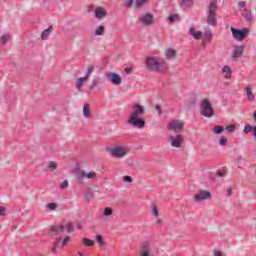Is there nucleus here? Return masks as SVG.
<instances>
[{
  "label": "nucleus",
  "instance_id": "f257e3e1",
  "mask_svg": "<svg viewBox=\"0 0 256 256\" xmlns=\"http://www.w3.org/2000/svg\"><path fill=\"white\" fill-rule=\"evenodd\" d=\"M143 115H145V107L140 104H135L132 107V111L128 119V125L137 127V129H145V120H143Z\"/></svg>",
  "mask_w": 256,
  "mask_h": 256
},
{
  "label": "nucleus",
  "instance_id": "f03ea898",
  "mask_svg": "<svg viewBox=\"0 0 256 256\" xmlns=\"http://www.w3.org/2000/svg\"><path fill=\"white\" fill-rule=\"evenodd\" d=\"M145 66L148 71H152L153 73H162V71H165L163 60L158 56L146 57Z\"/></svg>",
  "mask_w": 256,
  "mask_h": 256
},
{
  "label": "nucleus",
  "instance_id": "7ed1b4c3",
  "mask_svg": "<svg viewBox=\"0 0 256 256\" xmlns=\"http://www.w3.org/2000/svg\"><path fill=\"white\" fill-rule=\"evenodd\" d=\"M217 0H212L206 10V23L211 27H217Z\"/></svg>",
  "mask_w": 256,
  "mask_h": 256
},
{
  "label": "nucleus",
  "instance_id": "20e7f679",
  "mask_svg": "<svg viewBox=\"0 0 256 256\" xmlns=\"http://www.w3.org/2000/svg\"><path fill=\"white\" fill-rule=\"evenodd\" d=\"M200 115H202V117H206L207 119H211V117H214L215 115L213 104H211L207 98L203 99L200 103Z\"/></svg>",
  "mask_w": 256,
  "mask_h": 256
},
{
  "label": "nucleus",
  "instance_id": "39448f33",
  "mask_svg": "<svg viewBox=\"0 0 256 256\" xmlns=\"http://www.w3.org/2000/svg\"><path fill=\"white\" fill-rule=\"evenodd\" d=\"M109 153L111 157H114L115 159H123L124 157H127L129 153V149L125 146L118 145L109 150Z\"/></svg>",
  "mask_w": 256,
  "mask_h": 256
},
{
  "label": "nucleus",
  "instance_id": "423d86ee",
  "mask_svg": "<svg viewBox=\"0 0 256 256\" xmlns=\"http://www.w3.org/2000/svg\"><path fill=\"white\" fill-rule=\"evenodd\" d=\"M153 243L151 240H143L140 243V256H153Z\"/></svg>",
  "mask_w": 256,
  "mask_h": 256
},
{
  "label": "nucleus",
  "instance_id": "0eeeda50",
  "mask_svg": "<svg viewBox=\"0 0 256 256\" xmlns=\"http://www.w3.org/2000/svg\"><path fill=\"white\" fill-rule=\"evenodd\" d=\"M73 230V223L71 222L51 227L52 233H55L56 235H59L60 233H72Z\"/></svg>",
  "mask_w": 256,
  "mask_h": 256
},
{
  "label": "nucleus",
  "instance_id": "6e6552de",
  "mask_svg": "<svg viewBox=\"0 0 256 256\" xmlns=\"http://www.w3.org/2000/svg\"><path fill=\"white\" fill-rule=\"evenodd\" d=\"M185 126V122L183 120H170L167 129L168 131H174V133H181L183 131V127Z\"/></svg>",
  "mask_w": 256,
  "mask_h": 256
},
{
  "label": "nucleus",
  "instance_id": "1a4fd4ad",
  "mask_svg": "<svg viewBox=\"0 0 256 256\" xmlns=\"http://www.w3.org/2000/svg\"><path fill=\"white\" fill-rule=\"evenodd\" d=\"M230 31L232 33V36L234 39H236V41H243L247 35H249V29L244 28V29H236L231 27Z\"/></svg>",
  "mask_w": 256,
  "mask_h": 256
},
{
  "label": "nucleus",
  "instance_id": "9d476101",
  "mask_svg": "<svg viewBox=\"0 0 256 256\" xmlns=\"http://www.w3.org/2000/svg\"><path fill=\"white\" fill-rule=\"evenodd\" d=\"M184 137L182 134L171 135L169 137V143L175 149H181L183 145Z\"/></svg>",
  "mask_w": 256,
  "mask_h": 256
},
{
  "label": "nucleus",
  "instance_id": "9b49d317",
  "mask_svg": "<svg viewBox=\"0 0 256 256\" xmlns=\"http://www.w3.org/2000/svg\"><path fill=\"white\" fill-rule=\"evenodd\" d=\"M106 79H108V81L116 87H119V85H121V83H123V79L121 78V75H119L115 72L106 73Z\"/></svg>",
  "mask_w": 256,
  "mask_h": 256
},
{
  "label": "nucleus",
  "instance_id": "f8f14e48",
  "mask_svg": "<svg viewBox=\"0 0 256 256\" xmlns=\"http://www.w3.org/2000/svg\"><path fill=\"white\" fill-rule=\"evenodd\" d=\"M139 21L142 23V25H145V27H149L150 25H153L155 16L149 12H146L139 18Z\"/></svg>",
  "mask_w": 256,
  "mask_h": 256
},
{
  "label": "nucleus",
  "instance_id": "ddd939ff",
  "mask_svg": "<svg viewBox=\"0 0 256 256\" xmlns=\"http://www.w3.org/2000/svg\"><path fill=\"white\" fill-rule=\"evenodd\" d=\"M245 51V45H238L235 47L233 52L231 53L232 61H239L241 59L243 52Z\"/></svg>",
  "mask_w": 256,
  "mask_h": 256
},
{
  "label": "nucleus",
  "instance_id": "4468645a",
  "mask_svg": "<svg viewBox=\"0 0 256 256\" xmlns=\"http://www.w3.org/2000/svg\"><path fill=\"white\" fill-rule=\"evenodd\" d=\"M71 242V237L66 236L62 241L61 240H55L53 242L52 252L57 253V249H61V247H65L67 243Z\"/></svg>",
  "mask_w": 256,
  "mask_h": 256
},
{
  "label": "nucleus",
  "instance_id": "2eb2a0df",
  "mask_svg": "<svg viewBox=\"0 0 256 256\" xmlns=\"http://www.w3.org/2000/svg\"><path fill=\"white\" fill-rule=\"evenodd\" d=\"M211 197V192L201 191L194 196V201H196V203H201V201H207L208 199H211Z\"/></svg>",
  "mask_w": 256,
  "mask_h": 256
},
{
  "label": "nucleus",
  "instance_id": "dca6fc26",
  "mask_svg": "<svg viewBox=\"0 0 256 256\" xmlns=\"http://www.w3.org/2000/svg\"><path fill=\"white\" fill-rule=\"evenodd\" d=\"M241 15L248 23H253V21H255V16H253V12H251L250 9L244 8L241 10Z\"/></svg>",
  "mask_w": 256,
  "mask_h": 256
},
{
  "label": "nucleus",
  "instance_id": "f3484780",
  "mask_svg": "<svg viewBox=\"0 0 256 256\" xmlns=\"http://www.w3.org/2000/svg\"><path fill=\"white\" fill-rule=\"evenodd\" d=\"M212 40L213 33L209 29L205 30L202 37V45L205 47V45H207V43H210V41Z\"/></svg>",
  "mask_w": 256,
  "mask_h": 256
},
{
  "label": "nucleus",
  "instance_id": "a211bd4d",
  "mask_svg": "<svg viewBox=\"0 0 256 256\" xmlns=\"http://www.w3.org/2000/svg\"><path fill=\"white\" fill-rule=\"evenodd\" d=\"M107 17V10L103 7H97L95 9V18L96 19H105Z\"/></svg>",
  "mask_w": 256,
  "mask_h": 256
},
{
  "label": "nucleus",
  "instance_id": "6ab92c4d",
  "mask_svg": "<svg viewBox=\"0 0 256 256\" xmlns=\"http://www.w3.org/2000/svg\"><path fill=\"white\" fill-rule=\"evenodd\" d=\"M243 133H245V135H249V133H252V137H255L256 139V126L247 124L243 129Z\"/></svg>",
  "mask_w": 256,
  "mask_h": 256
},
{
  "label": "nucleus",
  "instance_id": "aec40b11",
  "mask_svg": "<svg viewBox=\"0 0 256 256\" xmlns=\"http://www.w3.org/2000/svg\"><path fill=\"white\" fill-rule=\"evenodd\" d=\"M189 34L191 35V37H193V39H196V41H199V39L203 37V32L197 31L193 27L189 28Z\"/></svg>",
  "mask_w": 256,
  "mask_h": 256
},
{
  "label": "nucleus",
  "instance_id": "412c9836",
  "mask_svg": "<svg viewBox=\"0 0 256 256\" xmlns=\"http://www.w3.org/2000/svg\"><path fill=\"white\" fill-rule=\"evenodd\" d=\"M176 55H177V51H175V49L168 48V49L165 51V57H166V59H175Z\"/></svg>",
  "mask_w": 256,
  "mask_h": 256
},
{
  "label": "nucleus",
  "instance_id": "4be33fe9",
  "mask_svg": "<svg viewBox=\"0 0 256 256\" xmlns=\"http://www.w3.org/2000/svg\"><path fill=\"white\" fill-rule=\"evenodd\" d=\"M222 73L225 75L226 79H231V75H233V70H231V67L226 65L222 67Z\"/></svg>",
  "mask_w": 256,
  "mask_h": 256
},
{
  "label": "nucleus",
  "instance_id": "5701e85b",
  "mask_svg": "<svg viewBox=\"0 0 256 256\" xmlns=\"http://www.w3.org/2000/svg\"><path fill=\"white\" fill-rule=\"evenodd\" d=\"M53 30V27H49L48 29H45L41 34V39L43 41H46V39H49V35H51V31Z\"/></svg>",
  "mask_w": 256,
  "mask_h": 256
},
{
  "label": "nucleus",
  "instance_id": "b1692460",
  "mask_svg": "<svg viewBox=\"0 0 256 256\" xmlns=\"http://www.w3.org/2000/svg\"><path fill=\"white\" fill-rule=\"evenodd\" d=\"M214 135H221L225 131V128L221 125H215L212 129Z\"/></svg>",
  "mask_w": 256,
  "mask_h": 256
},
{
  "label": "nucleus",
  "instance_id": "393cba45",
  "mask_svg": "<svg viewBox=\"0 0 256 256\" xmlns=\"http://www.w3.org/2000/svg\"><path fill=\"white\" fill-rule=\"evenodd\" d=\"M85 178H87V172H85V170H78L76 179H78V181H83Z\"/></svg>",
  "mask_w": 256,
  "mask_h": 256
},
{
  "label": "nucleus",
  "instance_id": "a878e982",
  "mask_svg": "<svg viewBox=\"0 0 256 256\" xmlns=\"http://www.w3.org/2000/svg\"><path fill=\"white\" fill-rule=\"evenodd\" d=\"M245 91H246L248 101H255V94H253V92L251 91V88L246 87Z\"/></svg>",
  "mask_w": 256,
  "mask_h": 256
},
{
  "label": "nucleus",
  "instance_id": "bb28decb",
  "mask_svg": "<svg viewBox=\"0 0 256 256\" xmlns=\"http://www.w3.org/2000/svg\"><path fill=\"white\" fill-rule=\"evenodd\" d=\"M181 6H182L184 9H189V7H192V6H193V0H182V1H181Z\"/></svg>",
  "mask_w": 256,
  "mask_h": 256
},
{
  "label": "nucleus",
  "instance_id": "cd10ccee",
  "mask_svg": "<svg viewBox=\"0 0 256 256\" xmlns=\"http://www.w3.org/2000/svg\"><path fill=\"white\" fill-rule=\"evenodd\" d=\"M83 117H85L86 119H88L89 117H91V110H89V104H86L83 107Z\"/></svg>",
  "mask_w": 256,
  "mask_h": 256
},
{
  "label": "nucleus",
  "instance_id": "c85d7f7f",
  "mask_svg": "<svg viewBox=\"0 0 256 256\" xmlns=\"http://www.w3.org/2000/svg\"><path fill=\"white\" fill-rule=\"evenodd\" d=\"M111 215H113V209L111 207L104 208L102 216L103 217H111Z\"/></svg>",
  "mask_w": 256,
  "mask_h": 256
},
{
  "label": "nucleus",
  "instance_id": "c756f323",
  "mask_svg": "<svg viewBox=\"0 0 256 256\" xmlns=\"http://www.w3.org/2000/svg\"><path fill=\"white\" fill-rule=\"evenodd\" d=\"M99 83H100L99 78L94 77L92 80V84L89 86V90L93 91V89H95V87H97L99 85Z\"/></svg>",
  "mask_w": 256,
  "mask_h": 256
},
{
  "label": "nucleus",
  "instance_id": "7c9ffc66",
  "mask_svg": "<svg viewBox=\"0 0 256 256\" xmlns=\"http://www.w3.org/2000/svg\"><path fill=\"white\" fill-rule=\"evenodd\" d=\"M85 81H87L84 76L81 78H78V82L76 84V89L77 91H81V87H83V83H85Z\"/></svg>",
  "mask_w": 256,
  "mask_h": 256
},
{
  "label": "nucleus",
  "instance_id": "2f4dec72",
  "mask_svg": "<svg viewBox=\"0 0 256 256\" xmlns=\"http://www.w3.org/2000/svg\"><path fill=\"white\" fill-rule=\"evenodd\" d=\"M105 33V26H98L94 32V35H103Z\"/></svg>",
  "mask_w": 256,
  "mask_h": 256
},
{
  "label": "nucleus",
  "instance_id": "473e14b6",
  "mask_svg": "<svg viewBox=\"0 0 256 256\" xmlns=\"http://www.w3.org/2000/svg\"><path fill=\"white\" fill-rule=\"evenodd\" d=\"M93 71H95V66H89L86 74L84 75V78L87 80L89 79V77L91 76V73H93Z\"/></svg>",
  "mask_w": 256,
  "mask_h": 256
},
{
  "label": "nucleus",
  "instance_id": "72a5a7b5",
  "mask_svg": "<svg viewBox=\"0 0 256 256\" xmlns=\"http://www.w3.org/2000/svg\"><path fill=\"white\" fill-rule=\"evenodd\" d=\"M82 241L86 247H93V245H95V242L89 238H83Z\"/></svg>",
  "mask_w": 256,
  "mask_h": 256
},
{
  "label": "nucleus",
  "instance_id": "f704fd0d",
  "mask_svg": "<svg viewBox=\"0 0 256 256\" xmlns=\"http://www.w3.org/2000/svg\"><path fill=\"white\" fill-rule=\"evenodd\" d=\"M168 21L170 23H175V21H179V14H174V15L168 16Z\"/></svg>",
  "mask_w": 256,
  "mask_h": 256
},
{
  "label": "nucleus",
  "instance_id": "c9c22d12",
  "mask_svg": "<svg viewBox=\"0 0 256 256\" xmlns=\"http://www.w3.org/2000/svg\"><path fill=\"white\" fill-rule=\"evenodd\" d=\"M9 39H11V36L9 34H5V35L1 36L0 43H2V45H5V43H7V41H9Z\"/></svg>",
  "mask_w": 256,
  "mask_h": 256
},
{
  "label": "nucleus",
  "instance_id": "e433bc0d",
  "mask_svg": "<svg viewBox=\"0 0 256 256\" xmlns=\"http://www.w3.org/2000/svg\"><path fill=\"white\" fill-rule=\"evenodd\" d=\"M235 129H237V126H235V124L225 127V131H227L228 133H235Z\"/></svg>",
  "mask_w": 256,
  "mask_h": 256
},
{
  "label": "nucleus",
  "instance_id": "4c0bfd02",
  "mask_svg": "<svg viewBox=\"0 0 256 256\" xmlns=\"http://www.w3.org/2000/svg\"><path fill=\"white\" fill-rule=\"evenodd\" d=\"M96 243H98V245H100V247H103L105 245V241L103 240L102 235L96 236Z\"/></svg>",
  "mask_w": 256,
  "mask_h": 256
},
{
  "label": "nucleus",
  "instance_id": "58836bf2",
  "mask_svg": "<svg viewBox=\"0 0 256 256\" xmlns=\"http://www.w3.org/2000/svg\"><path fill=\"white\" fill-rule=\"evenodd\" d=\"M152 215L155 216L156 219H159V210L155 205L152 206Z\"/></svg>",
  "mask_w": 256,
  "mask_h": 256
},
{
  "label": "nucleus",
  "instance_id": "ea45409f",
  "mask_svg": "<svg viewBox=\"0 0 256 256\" xmlns=\"http://www.w3.org/2000/svg\"><path fill=\"white\" fill-rule=\"evenodd\" d=\"M86 201H91V199H93V192H91V190H88L85 195H84Z\"/></svg>",
  "mask_w": 256,
  "mask_h": 256
},
{
  "label": "nucleus",
  "instance_id": "a19ab883",
  "mask_svg": "<svg viewBox=\"0 0 256 256\" xmlns=\"http://www.w3.org/2000/svg\"><path fill=\"white\" fill-rule=\"evenodd\" d=\"M48 169H50V171H55V169H57V164L55 161H51L48 164Z\"/></svg>",
  "mask_w": 256,
  "mask_h": 256
},
{
  "label": "nucleus",
  "instance_id": "79ce46f5",
  "mask_svg": "<svg viewBox=\"0 0 256 256\" xmlns=\"http://www.w3.org/2000/svg\"><path fill=\"white\" fill-rule=\"evenodd\" d=\"M7 215V207L0 206V217H5Z\"/></svg>",
  "mask_w": 256,
  "mask_h": 256
},
{
  "label": "nucleus",
  "instance_id": "37998d69",
  "mask_svg": "<svg viewBox=\"0 0 256 256\" xmlns=\"http://www.w3.org/2000/svg\"><path fill=\"white\" fill-rule=\"evenodd\" d=\"M95 177H97V173L96 172H88V173H86V179H95Z\"/></svg>",
  "mask_w": 256,
  "mask_h": 256
},
{
  "label": "nucleus",
  "instance_id": "c03bdc74",
  "mask_svg": "<svg viewBox=\"0 0 256 256\" xmlns=\"http://www.w3.org/2000/svg\"><path fill=\"white\" fill-rule=\"evenodd\" d=\"M47 208L49 209V211H55V209H57V204L49 203V204H47Z\"/></svg>",
  "mask_w": 256,
  "mask_h": 256
},
{
  "label": "nucleus",
  "instance_id": "a18cd8bd",
  "mask_svg": "<svg viewBox=\"0 0 256 256\" xmlns=\"http://www.w3.org/2000/svg\"><path fill=\"white\" fill-rule=\"evenodd\" d=\"M213 256H225V253L219 249H214Z\"/></svg>",
  "mask_w": 256,
  "mask_h": 256
},
{
  "label": "nucleus",
  "instance_id": "49530a36",
  "mask_svg": "<svg viewBox=\"0 0 256 256\" xmlns=\"http://www.w3.org/2000/svg\"><path fill=\"white\" fill-rule=\"evenodd\" d=\"M227 138H220V140H219V145L221 146V147H225V145H227Z\"/></svg>",
  "mask_w": 256,
  "mask_h": 256
},
{
  "label": "nucleus",
  "instance_id": "de8ad7c7",
  "mask_svg": "<svg viewBox=\"0 0 256 256\" xmlns=\"http://www.w3.org/2000/svg\"><path fill=\"white\" fill-rule=\"evenodd\" d=\"M69 187V181L64 180L63 183L60 184V189H67Z\"/></svg>",
  "mask_w": 256,
  "mask_h": 256
},
{
  "label": "nucleus",
  "instance_id": "09e8293b",
  "mask_svg": "<svg viewBox=\"0 0 256 256\" xmlns=\"http://www.w3.org/2000/svg\"><path fill=\"white\" fill-rule=\"evenodd\" d=\"M123 181L124 183H133V178L131 176H124Z\"/></svg>",
  "mask_w": 256,
  "mask_h": 256
},
{
  "label": "nucleus",
  "instance_id": "8fccbe9b",
  "mask_svg": "<svg viewBox=\"0 0 256 256\" xmlns=\"http://www.w3.org/2000/svg\"><path fill=\"white\" fill-rule=\"evenodd\" d=\"M149 0H136V7H141V5H145V2Z\"/></svg>",
  "mask_w": 256,
  "mask_h": 256
},
{
  "label": "nucleus",
  "instance_id": "3c124183",
  "mask_svg": "<svg viewBox=\"0 0 256 256\" xmlns=\"http://www.w3.org/2000/svg\"><path fill=\"white\" fill-rule=\"evenodd\" d=\"M133 3H135V0H127V1L124 3V5H125L126 7H131V6L133 5Z\"/></svg>",
  "mask_w": 256,
  "mask_h": 256
},
{
  "label": "nucleus",
  "instance_id": "603ef678",
  "mask_svg": "<svg viewBox=\"0 0 256 256\" xmlns=\"http://www.w3.org/2000/svg\"><path fill=\"white\" fill-rule=\"evenodd\" d=\"M155 109L158 112V115H163V110H161V105H156Z\"/></svg>",
  "mask_w": 256,
  "mask_h": 256
},
{
  "label": "nucleus",
  "instance_id": "864d4df0",
  "mask_svg": "<svg viewBox=\"0 0 256 256\" xmlns=\"http://www.w3.org/2000/svg\"><path fill=\"white\" fill-rule=\"evenodd\" d=\"M246 6H247V2L246 1L238 2V7H246Z\"/></svg>",
  "mask_w": 256,
  "mask_h": 256
},
{
  "label": "nucleus",
  "instance_id": "5fc2aeb1",
  "mask_svg": "<svg viewBox=\"0 0 256 256\" xmlns=\"http://www.w3.org/2000/svg\"><path fill=\"white\" fill-rule=\"evenodd\" d=\"M217 175H218V177H225V172L219 170V171H217Z\"/></svg>",
  "mask_w": 256,
  "mask_h": 256
},
{
  "label": "nucleus",
  "instance_id": "6e6d98bb",
  "mask_svg": "<svg viewBox=\"0 0 256 256\" xmlns=\"http://www.w3.org/2000/svg\"><path fill=\"white\" fill-rule=\"evenodd\" d=\"M227 195L228 197H231V195H233V190L231 188L227 189Z\"/></svg>",
  "mask_w": 256,
  "mask_h": 256
},
{
  "label": "nucleus",
  "instance_id": "4d7b16f0",
  "mask_svg": "<svg viewBox=\"0 0 256 256\" xmlns=\"http://www.w3.org/2000/svg\"><path fill=\"white\" fill-rule=\"evenodd\" d=\"M133 72V68H126V73H132Z\"/></svg>",
  "mask_w": 256,
  "mask_h": 256
},
{
  "label": "nucleus",
  "instance_id": "13d9d810",
  "mask_svg": "<svg viewBox=\"0 0 256 256\" xmlns=\"http://www.w3.org/2000/svg\"><path fill=\"white\" fill-rule=\"evenodd\" d=\"M78 255H79V256H85V252L79 251V252H78Z\"/></svg>",
  "mask_w": 256,
  "mask_h": 256
}]
</instances>
